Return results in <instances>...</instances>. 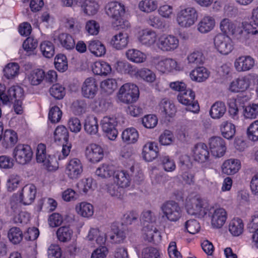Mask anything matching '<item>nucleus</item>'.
Instances as JSON below:
<instances>
[{"instance_id": "1", "label": "nucleus", "mask_w": 258, "mask_h": 258, "mask_svg": "<svg viewBox=\"0 0 258 258\" xmlns=\"http://www.w3.org/2000/svg\"><path fill=\"white\" fill-rule=\"evenodd\" d=\"M256 74H249L240 76L232 80L228 86V90L233 93L244 92L253 89L254 81H256Z\"/></svg>"}, {"instance_id": "2", "label": "nucleus", "mask_w": 258, "mask_h": 258, "mask_svg": "<svg viewBox=\"0 0 258 258\" xmlns=\"http://www.w3.org/2000/svg\"><path fill=\"white\" fill-rule=\"evenodd\" d=\"M140 91L137 85L126 83L119 88L116 95L117 101L124 104L136 102L139 98Z\"/></svg>"}, {"instance_id": "3", "label": "nucleus", "mask_w": 258, "mask_h": 258, "mask_svg": "<svg viewBox=\"0 0 258 258\" xmlns=\"http://www.w3.org/2000/svg\"><path fill=\"white\" fill-rule=\"evenodd\" d=\"M153 62L160 73L165 74L176 73L183 70V66L175 59L161 56L154 57Z\"/></svg>"}, {"instance_id": "4", "label": "nucleus", "mask_w": 258, "mask_h": 258, "mask_svg": "<svg viewBox=\"0 0 258 258\" xmlns=\"http://www.w3.org/2000/svg\"><path fill=\"white\" fill-rule=\"evenodd\" d=\"M213 46L216 51L222 55H227L234 49V43L230 36L221 33L213 38Z\"/></svg>"}, {"instance_id": "5", "label": "nucleus", "mask_w": 258, "mask_h": 258, "mask_svg": "<svg viewBox=\"0 0 258 258\" xmlns=\"http://www.w3.org/2000/svg\"><path fill=\"white\" fill-rule=\"evenodd\" d=\"M198 19V13L192 7L181 9L177 14L176 22L179 26L188 28L193 26Z\"/></svg>"}, {"instance_id": "6", "label": "nucleus", "mask_w": 258, "mask_h": 258, "mask_svg": "<svg viewBox=\"0 0 258 258\" xmlns=\"http://www.w3.org/2000/svg\"><path fill=\"white\" fill-rule=\"evenodd\" d=\"M160 210L165 218L170 222H175L179 220L182 216V210L179 204L174 201H168L162 204Z\"/></svg>"}, {"instance_id": "7", "label": "nucleus", "mask_w": 258, "mask_h": 258, "mask_svg": "<svg viewBox=\"0 0 258 258\" xmlns=\"http://www.w3.org/2000/svg\"><path fill=\"white\" fill-rule=\"evenodd\" d=\"M185 208L188 214L199 218L204 217L209 211V206H204L202 200L198 197L187 198Z\"/></svg>"}, {"instance_id": "8", "label": "nucleus", "mask_w": 258, "mask_h": 258, "mask_svg": "<svg viewBox=\"0 0 258 258\" xmlns=\"http://www.w3.org/2000/svg\"><path fill=\"white\" fill-rule=\"evenodd\" d=\"M179 41L173 34L160 33L157 43V48L163 52H172L179 47Z\"/></svg>"}, {"instance_id": "9", "label": "nucleus", "mask_w": 258, "mask_h": 258, "mask_svg": "<svg viewBox=\"0 0 258 258\" xmlns=\"http://www.w3.org/2000/svg\"><path fill=\"white\" fill-rule=\"evenodd\" d=\"M159 148L157 143L154 142H148L143 147L141 157L145 161H152L159 159ZM159 159L162 161H169V157L163 155Z\"/></svg>"}, {"instance_id": "10", "label": "nucleus", "mask_w": 258, "mask_h": 258, "mask_svg": "<svg viewBox=\"0 0 258 258\" xmlns=\"http://www.w3.org/2000/svg\"><path fill=\"white\" fill-rule=\"evenodd\" d=\"M159 34L151 29H145L139 32L137 39L141 45L146 47L157 48Z\"/></svg>"}, {"instance_id": "11", "label": "nucleus", "mask_w": 258, "mask_h": 258, "mask_svg": "<svg viewBox=\"0 0 258 258\" xmlns=\"http://www.w3.org/2000/svg\"><path fill=\"white\" fill-rule=\"evenodd\" d=\"M100 124L105 137L109 140L115 141L118 133L116 128V118L113 116H104L101 119Z\"/></svg>"}, {"instance_id": "12", "label": "nucleus", "mask_w": 258, "mask_h": 258, "mask_svg": "<svg viewBox=\"0 0 258 258\" xmlns=\"http://www.w3.org/2000/svg\"><path fill=\"white\" fill-rule=\"evenodd\" d=\"M211 155L215 158L223 157L227 148L225 141L219 136H213L209 138L207 142Z\"/></svg>"}, {"instance_id": "13", "label": "nucleus", "mask_w": 258, "mask_h": 258, "mask_svg": "<svg viewBox=\"0 0 258 258\" xmlns=\"http://www.w3.org/2000/svg\"><path fill=\"white\" fill-rule=\"evenodd\" d=\"M78 6L81 13L88 17L96 16L101 9V4L98 0H80Z\"/></svg>"}, {"instance_id": "14", "label": "nucleus", "mask_w": 258, "mask_h": 258, "mask_svg": "<svg viewBox=\"0 0 258 258\" xmlns=\"http://www.w3.org/2000/svg\"><path fill=\"white\" fill-rule=\"evenodd\" d=\"M24 92L23 89L18 85L11 87L4 93L1 94V101L4 104H9L14 101L24 99Z\"/></svg>"}, {"instance_id": "15", "label": "nucleus", "mask_w": 258, "mask_h": 258, "mask_svg": "<svg viewBox=\"0 0 258 258\" xmlns=\"http://www.w3.org/2000/svg\"><path fill=\"white\" fill-rule=\"evenodd\" d=\"M219 29L221 34H225L229 36H235L242 33V30L235 22L226 18L221 20Z\"/></svg>"}, {"instance_id": "16", "label": "nucleus", "mask_w": 258, "mask_h": 258, "mask_svg": "<svg viewBox=\"0 0 258 258\" xmlns=\"http://www.w3.org/2000/svg\"><path fill=\"white\" fill-rule=\"evenodd\" d=\"M158 112L165 121H170L176 112L174 104L169 100L162 99L158 105Z\"/></svg>"}, {"instance_id": "17", "label": "nucleus", "mask_w": 258, "mask_h": 258, "mask_svg": "<svg viewBox=\"0 0 258 258\" xmlns=\"http://www.w3.org/2000/svg\"><path fill=\"white\" fill-rule=\"evenodd\" d=\"M98 91L97 81L94 77L86 78L81 87V93L83 97L92 99L97 94Z\"/></svg>"}, {"instance_id": "18", "label": "nucleus", "mask_w": 258, "mask_h": 258, "mask_svg": "<svg viewBox=\"0 0 258 258\" xmlns=\"http://www.w3.org/2000/svg\"><path fill=\"white\" fill-rule=\"evenodd\" d=\"M105 13L113 20L120 17H123L125 9L124 5L117 1H111L106 4L105 7Z\"/></svg>"}, {"instance_id": "19", "label": "nucleus", "mask_w": 258, "mask_h": 258, "mask_svg": "<svg viewBox=\"0 0 258 258\" xmlns=\"http://www.w3.org/2000/svg\"><path fill=\"white\" fill-rule=\"evenodd\" d=\"M211 214V224L216 228L222 227L225 224L227 214L226 210L222 208L214 209L212 207H209V211Z\"/></svg>"}, {"instance_id": "20", "label": "nucleus", "mask_w": 258, "mask_h": 258, "mask_svg": "<svg viewBox=\"0 0 258 258\" xmlns=\"http://www.w3.org/2000/svg\"><path fill=\"white\" fill-rule=\"evenodd\" d=\"M254 59L250 55H241L234 61V68L238 72H244L251 70L255 66Z\"/></svg>"}, {"instance_id": "21", "label": "nucleus", "mask_w": 258, "mask_h": 258, "mask_svg": "<svg viewBox=\"0 0 258 258\" xmlns=\"http://www.w3.org/2000/svg\"><path fill=\"white\" fill-rule=\"evenodd\" d=\"M215 26L216 20L214 17L210 15L205 14L199 21L197 29L200 33L206 34L214 30Z\"/></svg>"}, {"instance_id": "22", "label": "nucleus", "mask_w": 258, "mask_h": 258, "mask_svg": "<svg viewBox=\"0 0 258 258\" xmlns=\"http://www.w3.org/2000/svg\"><path fill=\"white\" fill-rule=\"evenodd\" d=\"M251 18V22L247 20L242 21L241 26L243 30L248 34H258V6L252 9Z\"/></svg>"}, {"instance_id": "23", "label": "nucleus", "mask_w": 258, "mask_h": 258, "mask_svg": "<svg viewBox=\"0 0 258 258\" xmlns=\"http://www.w3.org/2000/svg\"><path fill=\"white\" fill-rule=\"evenodd\" d=\"M33 156L32 149L29 145L19 144L14 150L13 157L16 161H30Z\"/></svg>"}, {"instance_id": "24", "label": "nucleus", "mask_w": 258, "mask_h": 258, "mask_svg": "<svg viewBox=\"0 0 258 258\" xmlns=\"http://www.w3.org/2000/svg\"><path fill=\"white\" fill-rule=\"evenodd\" d=\"M129 40V35L127 33L120 32L111 37L110 44L116 50H122L127 46Z\"/></svg>"}, {"instance_id": "25", "label": "nucleus", "mask_w": 258, "mask_h": 258, "mask_svg": "<svg viewBox=\"0 0 258 258\" xmlns=\"http://www.w3.org/2000/svg\"><path fill=\"white\" fill-rule=\"evenodd\" d=\"M36 191V186L34 184L26 185L20 195V202L25 205L31 204L35 199Z\"/></svg>"}, {"instance_id": "26", "label": "nucleus", "mask_w": 258, "mask_h": 258, "mask_svg": "<svg viewBox=\"0 0 258 258\" xmlns=\"http://www.w3.org/2000/svg\"><path fill=\"white\" fill-rule=\"evenodd\" d=\"M85 155L90 161H100L103 158L104 152L99 145L91 144L86 147Z\"/></svg>"}, {"instance_id": "27", "label": "nucleus", "mask_w": 258, "mask_h": 258, "mask_svg": "<svg viewBox=\"0 0 258 258\" xmlns=\"http://www.w3.org/2000/svg\"><path fill=\"white\" fill-rule=\"evenodd\" d=\"M143 233L144 239L148 242H158L161 239L155 224H146L143 228Z\"/></svg>"}, {"instance_id": "28", "label": "nucleus", "mask_w": 258, "mask_h": 258, "mask_svg": "<svg viewBox=\"0 0 258 258\" xmlns=\"http://www.w3.org/2000/svg\"><path fill=\"white\" fill-rule=\"evenodd\" d=\"M193 160L195 161H206L209 160V152L207 145L204 143L196 144L192 151Z\"/></svg>"}, {"instance_id": "29", "label": "nucleus", "mask_w": 258, "mask_h": 258, "mask_svg": "<svg viewBox=\"0 0 258 258\" xmlns=\"http://www.w3.org/2000/svg\"><path fill=\"white\" fill-rule=\"evenodd\" d=\"M91 68L94 74L101 76H107L110 74L112 70L110 65L103 60L94 62L91 65Z\"/></svg>"}, {"instance_id": "30", "label": "nucleus", "mask_w": 258, "mask_h": 258, "mask_svg": "<svg viewBox=\"0 0 258 258\" xmlns=\"http://www.w3.org/2000/svg\"><path fill=\"white\" fill-rule=\"evenodd\" d=\"M121 138L122 142L125 144H135L138 141L139 133L136 128L129 127L123 130Z\"/></svg>"}, {"instance_id": "31", "label": "nucleus", "mask_w": 258, "mask_h": 258, "mask_svg": "<svg viewBox=\"0 0 258 258\" xmlns=\"http://www.w3.org/2000/svg\"><path fill=\"white\" fill-rule=\"evenodd\" d=\"M88 49L92 55L98 57L103 56L106 52L105 45L98 39H92L89 41Z\"/></svg>"}, {"instance_id": "32", "label": "nucleus", "mask_w": 258, "mask_h": 258, "mask_svg": "<svg viewBox=\"0 0 258 258\" xmlns=\"http://www.w3.org/2000/svg\"><path fill=\"white\" fill-rule=\"evenodd\" d=\"M133 77L140 79L148 84L154 83L157 78L156 74L152 70L148 68L138 69L137 68L136 69Z\"/></svg>"}, {"instance_id": "33", "label": "nucleus", "mask_w": 258, "mask_h": 258, "mask_svg": "<svg viewBox=\"0 0 258 258\" xmlns=\"http://www.w3.org/2000/svg\"><path fill=\"white\" fill-rule=\"evenodd\" d=\"M44 77L45 73L43 70L35 69L26 75L25 81L31 85L37 86L42 82Z\"/></svg>"}, {"instance_id": "34", "label": "nucleus", "mask_w": 258, "mask_h": 258, "mask_svg": "<svg viewBox=\"0 0 258 258\" xmlns=\"http://www.w3.org/2000/svg\"><path fill=\"white\" fill-rule=\"evenodd\" d=\"M125 56L130 61L135 63H144L147 59L146 53L136 48L127 49L125 52Z\"/></svg>"}, {"instance_id": "35", "label": "nucleus", "mask_w": 258, "mask_h": 258, "mask_svg": "<svg viewBox=\"0 0 258 258\" xmlns=\"http://www.w3.org/2000/svg\"><path fill=\"white\" fill-rule=\"evenodd\" d=\"M84 128L87 134L91 136L97 135L99 131V124L97 117L93 115L86 116L84 120Z\"/></svg>"}, {"instance_id": "36", "label": "nucleus", "mask_w": 258, "mask_h": 258, "mask_svg": "<svg viewBox=\"0 0 258 258\" xmlns=\"http://www.w3.org/2000/svg\"><path fill=\"white\" fill-rule=\"evenodd\" d=\"M227 111V108L224 102L218 101L213 103L211 106L209 114L214 119H219L224 116Z\"/></svg>"}, {"instance_id": "37", "label": "nucleus", "mask_w": 258, "mask_h": 258, "mask_svg": "<svg viewBox=\"0 0 258 258\" xmlns=\"http://www.w3.org/2000/svg\"><path fill=\"white\" fill-rule=\"evenodd\" d=\"M241 97L230 98L227 100L228 113L232 119L237 120L239 118V106L240 105Z\"/></svg>"}, {"instance_id": "38", "label": "nucleus", "mask_w": 258, "mask_h": 258, "mask_svg": "<svg viewBox=\"0 0 258 258\" xmlns=\"http://www.w3.org/2000/svg\"><path fill=\"white\" fill-rule=\"evenodd\" d=\"M66 173L72 179L78 178L83 172L81 162H69L66 167Z\"/></svg>"}, {"instance_id": "39", "label": "nucleus", "mask_w": 258, "mask_h": 258, "mask_svg": "<svg viewBox=\"0 0 258 258\" xmlns=\"http://www.w3.org/2000/svg\"><path fill=\"white\" fill-rule=\"evenodd\" d=\"M18 140L17 133L11 129L6 130L3 133V146L6 148L14 147Z\"/></svg>"}, {"instance_id": "40", "label": "nucleus", "mask_w": 258, "mask_h": 258, "mask_svg": "<svg viewBox=\"0 0 258 258\" xmlns=\"http://www.w3.org/2000/svg\"><path fill=\"white\" fill-rule=\"evenodd\" d=\"M209 76L210 72L204 67H197L192 70L189 74L191 80L197 82L205 81L209 77Z\"/></svg>"}, {"instance_id": "41", "label": "nucleus", "mask_w": 258, "mask_h": 258, "mask_svg": "<svg viewBox=\"0 0 258 258\" xmlns=\"http://www.w3.org/2000/svg\"><path fill=\"white\" fill-rule=\"evenodd\" d=\"M158 0H140L138 4V8L145 14H150L155 12L158 8Z\"/></svg>"}, {"instance_id": "42", "label": "nucleus", "mask_w": 258, "mask_h": 258, "mask_svg": "<svg viewBox=\"0 0 258 258\" xmlns=\"http://www.w3.org/2000/svg\"><path fill=\"white\" fill-rule=\"evenodd\" d=\"M220 131L224 138L231 140L236 134V126L229 121H224L220 125Z\"/></svg>"}, {"instance_id": "43", "label": "nucleus", "mask_w": 258, "mask_h": 258, "mask_svg": "<svg viewBox=\"0 0 258 258\" xmlns=\"http://www.w3.org/2000/svg\"><path fill=\"white\" fill-rule=\"evenodd\" d=\"M5 77L8 80H14L20 74V66L18 63L12 62L7 63L3 69Z\"/></svg>"}, {"instance_id": "44", "label": "nucleus", "mask_w": 258, "mask_h": 258, "mask_svg": "<svg viewBox=\"0 0 258 258\" xmlns=\"http://www.w3.org/2000/svg\"><path fill=\"white\" fill-rule=\"evenodd\" d=\"M114 183L123 188L127 187L131 183L129 174L123 170H117L114 172L113 176Z\"/></svg>"}, {"instance_id": "45", "label": "nucleus", "mask_w": 258, "mask_h": 258, "mask_svg": "<svg viewBox=\"0 0 258 258\" xmlns=\"http://www.w3.org/2000/svg\"><path fill=\"white\" fill-rule=\"evenodd\" d=\"M75 209L79 215L85 218L91 217L94 214L93 205L86 202H82L77 204Z\"/></svg>"}, {"instance_id": "46", "label": "nucleus", "mask_w": 258, "mask_h": 258, "mask_svg": "<svg viewBox=\"0 0 258 258\" xmlns=\"http://www.w3.org/2000/svg\"><path fill=\"white\" fill-rule=\"evenodd\" d=\"M115 171V168L111 162H105L97 168L96 174L102 178H107L114 175Z\"/></svg>"}, {"instance_id": "47", "label": "nucleus", "mask_w": 258, "mask_h": 258, "mask_svg": "<svg viewBox=\"0 0 258 258\" xmlns=\"http://www.w3.org/2000/svg\"><path fill=\"white\" fill-rule=\"evenodd\" d=\"M69 133L67 128L63 125L57 126L53 133V139L55 142L63 144L68 142Z\"/></svg>"}, {"instance_id": "48", "label": "nucleus", "mask_w": 258, "mask_h": 258, "mask_svg": "<svg viewBox=\"0 0 258 258\" xmlns=\"http://www.w3.org/2000/svg\"><path fill=\"white\" fill-rule=\"evenodd\" d=\"M41 53L45 58H50L55 54V46L53 43L48 40L42 41L39 45Z\"/></svg>"}, {"instance_id": "49", "label": "nucleus", "mask_w": 258, "mask_h": 258, "mask_svg": "<svg viewBox=\"0 0 258 258\" xmlns=\"http://www.w3.org/2000/svg\"><path fill=\"white\" fill-rule=\"evenodd\" d=\"M116 71L121 74H128L133 76L136 67L124 60H118L115 66Z\"/></svg>"}, {"instance_id": "50", "label": "nucleus", "mask_w": 258, "mask_h": 258, "mask_svg": "<svg viewBox=\"0 0 258 258\" xmlns=\"http://www.w3.org/2000/svg\"><path fill=\"white\" fill-rule=\"evenodd\" d=\"M94 236H97L96 243L98 245H103L106 240V235L104 232L97 228H91L87 236V239L92 241L94 240Z\"/></svg>"}, {"instance_id": "51", "label": "nucleus", "mask_w": 258, "mask_h": 258, "mask_svg": "<svg viewBox=\"0 0 258 258\" xmlns=\"http://www.w3.org/2000/svg\"><path fill=\"white\" fill-rule=\"evenodd\" d=\"M244 224L242 220L238 218L233 219L229 224V232L235 236H238L243 231Z\"/></svg>"}, {"instance_id": "52", "label": "nucleus", "mask_w": 258, "mask_h": 258, "mask_svg": "<svg viewBox=\"0 0 258 258\" xmlns=\"http://www.w3.org/2000/svg\"><path fill=\"white\" fill-rule=\"evenodd\" d=\"M57 40L60 45L67 50H71L75 47V40L69 34L64 33L60 34L57 37Z\"/></svg>"}, {"instance_id": "53", "label": "nucleus", "mask_w": 258, "mask_h": 258, "mask_svg": "<svg viewBox=\"0 0 258 258\" xmlns=\"http://www.w3.org/2000/svg\"><path fill=\"white\" fill-rule=\"evenodd\" d=\"M195 94L190 89H186L185 90L179 93L177 96L178 101L184 105H189L190 102L195 100Z\"/></svg>"}, {"instance_id": "54", "label": "nucleus", "mask_w": 258, "mask_h": 258, "mask_svg": "<svg viewBox=\"0 0 258 258\" xmlns=\"http://www.w3.org/2000/svg\"><path fill=\"white\" fill-rule=\"evenodd\" d=\"M73 233V230L69 226H61L56 231L57 239L62 242L69 241L71 239Z\"/></svg>"}, {"instance_id": "55", "label": "nucleus", "mask_w": 258, "mask_h": 258, "mask_svg": "<svg viewBox=\"0 0 258 258\" xmlns=\"http://www.w3.org/2000/svg\"><path fill=\"white\" fill-rule=\"evenodd\" d=\"M100 87L102 91L107 94H111L117 87V81L112 78L105 79L101 82Z\"/></svg>"}, {"instance_id": "56", "label": "nucleus", "mask_w": 258, "mask_h": 258, "mask_svg": "<svg viewBox=\"0 0 258 258\" xmlns=\"http://www.w3.org/2000/svg\"><path fill=\"white\" fill-rule=\"evenodd\" d=\"M55 69L59 72H64L68 68V60L66 55L63 54H57L54 60Z\"/></svg>"}, {"instance_id": "57", "label": "nucleus", "mask_w": 258, "mask_h": 258, "mask_svg": "<svg viewBox=\"0 0 258 258\" xmlns=\"http://www.w3.org/2000/svg\"><path fill=\"white\" fill-rule=\"evenodd\" d=\"M187 59L189 63L203 64L205 57L201 50L195 49L188 55Z\"/></svg>"}, {"instance_id": "58", "label": "nucleus", "mask_w": 258, "mask_h": 258, "mask_svg": "<svg viewBox=\"0 0 258 258\" xmlns=\"http://www.w3.org/2000/svg\"><path fill=\"white\" fill-rule=\"evenodd\" d=\"M23 235V233L21 229L16 227L11 228L8 234L10 241L15 244H18L21 241Z\"/></svg>"}, {"instance_id": "59", "label": "nucleus", "mask_w": 258, "mask_h": 258, "mask_svg": "<svg viewBox=\"0 0 258 258\" xmlns=\"http://www.w3.org/2000/svg\"><path fill=\"white\" fill-rule=\"evenodd\" d=\"M158 14L165 19H171L174 15V8L172 5L168 4H164L158 8Z\"/></svg>"}, {"instance_id": "60", "label": "nucleus", "mask_w": 258, "mask_h": 258, "mask_svg": "<svg viewBox=\"0 0 258 258\" xmlns=\"http://www.w3.org/2000/svg\"><path fill=\"white\" fill-rule=\"evenodd\" d=\"M111 233H112L109 235V238L112 243H120L122 242L125 238L124 231L119 229L117 227H112Z\"/></svg>"}, {"instance_id": "61", "label": "nucleus", "mask_w": 258, "mask_h": 258, "mask_svg": "<svg viewBox=\"0 0 258 258\" xmlns=\"http://www.w3.org/2000/svg\"><path fill=\"white\" fill-rule=\"evenodd\" d=\"M38 45L36 39L32 38H27L23 43V48L28 55L34 54V51Z\"/></svg>"}, {"instance_id": "62", "label": "nucleus", "mask_w": 258, "mask_h": 258, "mask_svg": "<svg viewBox=\"0 0 258 258\" xmlns=\"http://www.w3.org/2000/svg\"><path fill=\"white\" fill-rule=\"evenodd\" d=\"M247 138L251 141H258V119L252 121L246 130Z\"/></svg>"}, {"instance_id": "63", "label": "nucleus", "mask_w": 258, "mask_h": 258, "mask_svg": "<svg viewBox=\"0 0 258 258\" xmlns=\"http://www.w3.org/2000/svg\"><path fill=\"white\" fill-rule=\"evenodd\" d=\"M243 115L246 118L254 119L258 116V103H250L245 107Z\"/></svg>"}, {"instance_id": "64", "label": "nucleus", "mask_w": 258, "mask_h": 258, "mask_svg": "<svg viewBox=\"0 0 258 258\" xmlns=\"http://www.w3.org/2000/svg\"><path fill=\"white\" fill-rule=\"evenodd\" d=\"M141 258H161L158 250L153 247H146L142 249Z\"/></svg>"}]
</instances>
